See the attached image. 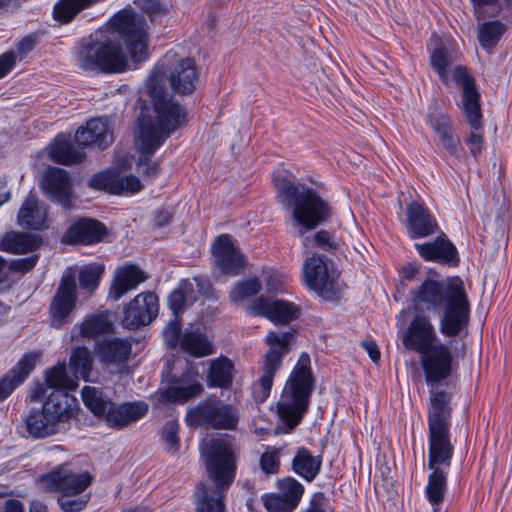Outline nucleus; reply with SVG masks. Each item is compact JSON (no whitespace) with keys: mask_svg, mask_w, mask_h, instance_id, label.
<instances>
[{"mask_svg":"<svg viewBox=\"0 0 512 512\" xmlns=\"http://www.w3.org/2000/svg\"><path fill=\"white\" fill-rule=\"evenodd\" d=\"M203 391L201 376L194 365H187L184 372L174 375L152 395L153 404L160 408L167 404H183Z\"/></svg>","mask_w":512,"mask_h":512,"instance_id":"ddd939ff","label":"nucleus"},{"mask_svg":"<svg viewBox=\"0 0 512 512\" xmlns=\"http://www.w3.org/2000/svg\"><path fill=\"white\" fill-rule=\"evenodd\" d=\"M89 496L84 495H68L62 494L58 499V503L64 512H78L81 511L87 504Z\"/></svg>","mask_w":512,"mask_h":512,"instance_id":"603ef678","label":"nucleus"},{"mask_svg":"<svg viewBox=\"0 0 512 512\" xmlns=\"http://www.w3.org/2000/svg\"><path fill=\"white\" fill-rule=\"evenodd\" d=\"M146 278L144 272L135 265H126L118 268L115 271L110 287L109 298L118 301L129 291L135 290Z\"/></svg>","mask_w":512,"mask_h":512,"instance_id":"bb28decb","label":"nucleus"},{"mask_svg":"<svg viewBox=\"0 0 512 512\" xmlns=\"http://www.w3.org/2000/svg\"><path fill=\"white\" fill-rule=\"evenodd\" d=\"M106 233V227L100 221L83 218L70 226L63 241L71 244H94L100 242Z\"/></svg>","mask_w":512,"mask_h":512,"instance_id":"4be33fe9","label":"nucleus"},{"mask_svg":"<svg viewBox=\"0 0 512 512\" xmlns=\"http://www.w3.org/2000/svg\"><path fill=\"white\" fill-rule=\"evenodd\" d=\"M103 272V264L90 263L82 266L79 270L80 286L88 291H94L98 287Z\"/></svg>","mask_w":512,"mask_h":512,"instance_id":"c03bdc74","label":"nucleus"},{"mask_svg":"<svg viewBox=\"0 0 512 512\" xmlns=\"http://www.w3.org/2000/svg\"><path fill=\"white\" fill-rule=\"evenodd\" d=\"M38 355L25 354L19 362L0 380V401L6 399L34 369Z\"/></svg>","mask_w":512,"mask_h":512,"instance_id":"c756f323","label":"nucleus"},{"mask_svg":"<svg viewBox=\"0 0 512 512\" xmlns=\"http://www.w3.org/2000/svg\"><path fill=\"white\" fill-rule=\"evenodd\" d=\"M283 170L274 173V184L281 202L293 208L295 220L307 229H314L326 221L330 215L328 203L310 188H298L286 179Z\"/></svg>","mask_w":512,"mask_h":512,"instance_id":"423d86ee","label":"nucleus"},{"mask_svg":"<svg viewBox=\"0 0 512 512\" xmlns=\"http://www.w3.org/2000/svg\"><path fill=\"white\" fill-rule=\"evenodd\" d=\"M34 45V39L31 36H27L17 43L16 50L20 54V56H25L33 50Z\"/></svg>","mask_w":512,"mask_h":512,"instance_id":"774afa93","label":"nucleus"},{"mask_svg":"<svg viewBox=\"0 0 512 512\" xmlns=\"http://www.w3.org/2000/svg\"><path fill=\"white\" fill-rule=\"evenodd\" d=\"M239 411L222 401H205L190 408L186 414L189 426H210L220 430H234L239 422Z\"/></svg>","mask_w":512,"mask_h":512,"instance_id":"4468645a","label":"nucleus"},{"mask_svg":"<svg viewBox=\"0 0 512 512\" xmlns=\"http://www.w3.org/2000/svg\"><path fill=\"white\" fill-rule=\"evenodd\" d=\"M200 449L215 489L211 491L203 483L197 487V511L223 512V492L231 485L236 473L232 439L229 436L206 438Z\"/></svg>","mask_w":512,"mask_h":512,"instance_id":"7ed1b4c3","label":"nucleus"},{"mask_svg":"<svg viewBox=\"0 0 512 512\" xmlns=\"http://www.w3.org/2000/svg\"><path fill=\"white\" fill-rule=\"evenodd\" d=\"M451 425L428 426V469H449L454 455Z\"/></svg>","mask_w":512,"mask_h":512,"instance_id":"dca6fc26","label":"nucleus"},{"mask_svg":"<svg viewBox=\"0 0 512 512\" xmlns=\"http://www.w3.org/2000/svg\"><path fill=\"white\" fill-rule=\"evenodd\" d=\"M178 429L179 423L174 419L167 421L162 428L161 437L169 451L175 452L178 449Z\"/></svg>","mask_w":512,"mask_h":512,"instance_id":"3c124183","label":"nucleus"},{"mask_svg":"<svg viewBox=\"0 0 512 512\" xmlns=\"http://www.w3.org/2000/svg\"><path fill=\"white\" fill-rule=\"evenodd\" d=\"M16 63V53L8 51L0 56V79L6 76Z\"/></svg>","mask_w":512,"mask_h":512,"instance_id":"680f3d73","label":"nucleus"},{"mask_svg":"<svg viewBox=\"0 0 512 512\" xmlns=\"http://www.w3.org/2000/svg\"><path fill=\"white\" fill-rule=\"evenodd\" d=\"M427 123L437 134L438 138L452 130L449 117L439 112L437 108H433L429 111Z\"/></svg>","mask_w":512,"mask_h":512,"instance_id":"8fccbe9b","label":"nucleus"},{"mask_svg":"<svg viewBox=\"0 0 512 512\" xmlns=\"http://www.w3.org/2000/svg\"><path fill=\"white\" fill-rule=\"evenodd\" d=\"M211 250L214 268L221 274L237 276L244 271L246 259L231 236L223 234L217 237Z\"/></svg>","mask_w":512,"mask_h":512,"instance_id":"2eb2a0df","label":"nucleus"},{"mask_svg":"<svg viewBox=\"0 0 512 512\" xmlns=\"http://www.w3.org/2000/svg\"><path fill=\"white\" fill-rule=\"evenodd\" d=\"M415 311L403 333L404 346L419 354L425 381L447 380L457 367V356L451 344L442 342L437 330L426 314L438 316V329L442 336L454 338L465 331L470 322L471 304L464 281L458 276L442 277L434 271L411 292Z\"/></svg>","mask_w":512,"mask_h":512,"instance_id":"f257e3e1","label":"nucleus"},{"mask_svg":"<svg viewBox=\"0 0 512 512\" xmlns=\"http://www.w3.org/2000/svg\"><path fill=\"white\" fill-rule=\"evenodd\" d=\"M252 311L264 316L273 323L286 324L297 318L299 310L292 302L273 296L262 295L251 305Z\"/></svg>","mask_w":512,"mask_h":512,"instance_id":"a211bd4d","label":"nucleus"},{"mask_svg":"<svg viewBox=\"0 0 512 512\" xmlns=\"http://www.w3.org/2000/svg\"><path fill=\"white\" fill-rule=\"evenodd\" d=\"M292 340L293 334L291 332L269 331L266 335L269 350L265 354L262 375L252 388L256 402L262 403L269 397L274 376L280 369L282 358L288 353Z\"/></svg>","mask_w":512,"mask_h":512,"instance_id":"9b49d317","label":"nucleus"},{"mask_svg":"<svg viewBox=\"0 0 512 512\" xmlns=\"http://www.w3.org/2000/svg\"><path fill=\"white\" fill-rule=\"evenodd\" d=\"M179 325L176 322H170L164 330V337L166 342L175 346L179 338Z\"/></svg>","mask_w":512,"mask_h":512,"instance_id":"338daca9","label":"nucleus"},{"mask_svg":"<svg viewBox=\"0 0 512 512\" xmlns=\"http://www.w3.org/2000/svg\"><path fill=\"white\" fill-rule=\"evenodd\" d=\"M112 329V322L108 316L100 313L84 319L80 325V334L86 338H95Z\"/></svg>","mask_w":512,"mask_h":512,"instance_id":"37998d69","label":"nucleus"},{"mask_svg":"<svg viewBox=\"0 0 512 512\" xmlns=\"http://www.w3.org/2000/svg\"><path fill=\"white\" fill-rule=\"evenodd\" d=\"M76 302V283L72 274H65L51 303V321L56 328L61 327L72 312Z\"/></svg>","mask_w":512,"mask_h":512,"instance_id":"aec40b11","label":"nucleus"},{"mask_svg":"<svg viewBox=\"0 0 512 512\" xmlns=\"http://www.w3.org/2000/svg\"><path fill=\"white\" fill-rule=\"evenodd\" d=\"M18 224L25 228L43 229L48 227L47 208L38 198L29 193L18 212Z\"/></svg>","mask_w":512,"mask_h":512,"instance_id":"7c9ffc66","label":"nucleus"},{"mask_svg":"<svg viewBox=\"0 0 512 512\" xmlns=\"http://www.w3.org/2000/svg\"><path fill=\"white\" fill-rule=\"evenodd\" d=\"M414 246L419 255L426 261L450 264L457 259L456 247L442 237H438L434 241L416 243Z\"/></svg>","mask_w":512,"mask_h":512,"instance_id":"c85d7f7f","label":"nucleus"},{"mask_svg":"<svg viewBox=\"0 0 512 512\" xmlns=\"http://www.w3.org/2000/svg\"><path fill=\"white\" fill-rule=\"evenodd\" d=\"M314 379L310 357L303 353L290 373L277 404L278 414L292 430L308 409Z\"/></svg>","mask_w":512,"mask_h":512,"instance_id":"39448f33","label":"nucleus"},{"mask_svg":"<svg viewBox=\"0 0 512 512\" xmlns=\"http://www.w3.org/2000/svg\"><path fill=\"white\" fill-rule=\"evenodd\" d=\"M140 6L155 21L168 12L170 5L166 0H140Z\"/></svg>","mask_w":512,"mask_h":512,"instance_id":"6e6d98bb","label":"nucleus"},{"mask_svg":"<svg viewBox=\"0 0 512 512\" xmlns=\"http://www.w3.org/2000/svg\"><path fill=\"white\" fill-rule=\"evenodd\" d=\"M313 241L324 250H333L339 245L338 241L329 232L324 230L316 232Z\"/></svg>","mask_w":512,"mask_h":512,"instance_id":"bf43d9fd","label":"nucleus"},{"mask_svg":"<svg viewBox=\"0 0 512 512\" xmlns=\"http://www.w3.org/2000/svg\"><path fill=\"white\" fill-rule=\"evenodd\" d=\"M459 53L453 43H444L435 37V47L431 54V65L443 82H448L450 67L458 59Z\"/></svg>","mask_w":512,"mask_h":512,"instance_id":"473e14b6","label":"nucleus"},{"mask_svg":"<svg viewBox=\"0 0 512 512\" xmlns=\"http://www.w3.org/2000/svg\"><path fill=\"white\" fill-rule=\"evenodd\" d=\"M41 244V239L28 233L11 232L7 233L0 241V250L22 254L37 249Z\"/></svg>","mask_w":512,"mask_h":512,"instance_id":"e433bc0d","label":"nucleus"},{"mask_svg":"<svg viewBox=\"0 0 512 512\" xmlns=\"http://www.w3.org/2000/svg\"><path fill=\"white\" fill-rule=\"evenodd\" d=\"M181 348L195 357H203L213 353V347L200 332L187 330L180 341Z\"/></svg>","mask_w":512,"mask_h":512,"instance_id":"ea45409f","label":"nucleus"},{"mask_svg":"<svg viewBox=\"0 0 512 512\" xmlns=\"http://www.w3.org/2000/svg\"><path fill=\"white\" fill-rule=\"evenodd\" d=\"M78 400L63 391L50 392L41 408H32L25 418L29 436L43 439L60 432L75 417Z\"/></svg>","mask_w":512,"mask_h":512,"instance_id":"20e7f679","label":"nucleus"},{"mask_svg":"<svg viewBox=\"0 0 512 512\" xmlns=\"http://www.w3.org/2000/svg\"><path fill=\"white\" fill-rule=\"evenodd\" d=\"M280 494L297 507L304 493V486L293 477H286L278 481Z\"/></svg>","mask_w":512,"mask_h":512,"instance_id":"49530a36","label":"nucleus"},{"mask_svg":"<svg viewBox=\"0 0 512 512\" xmlns=\"http://www.w3.org/2000/svg\"><path fill=\"white\" fill-rule=\"evenodd\" d=\"M41 186L53 200L66 208L70 207L71 181L64 169L48 168L43 176Z\"/></svg>","mask_w":512,"mask_h":512,"instance_id":"b1692460","label":"nucleus"},{"mask_svg":"<svg viewBox=\"0 0 512 512\" xmlns=\"http://www.w3.org/2000/svg\"><path fill=\"white\" fill-rule=\"evenodd\" d=\"M166 82L175 94H192L199 82V71L194 59L169 50L148 76L146 88L153 99V109L151 113L142 112L137 121L134 141L141 155L138 166L187 122L185 108L169 97Z\"/></svg>","mask_w":512,"mask_h":512,"instance_id":"f03ea898","label":"nucleus"},{"mask_svg":"<svg viewBox=\"0 0 512 512\" xmlns=\"http://www.w3.org/2000/svg\"><path fill=\"white\" fill-rule=\"evenodd\" d=\"M407 228L412 239L424 238L435 233L437 222L426 206L412 202L407 211Z\"/></svg>","mask_w":512,"mask_h":512,"instance_id":"393cba45","label":"nucleus"},{"mask_svg":"<svg viewBox=\"0 0 512 512\" xmlns=\"http://www.w3.org/2000/svg\"><path fill=\"white\" fill-rule=\"evenodd\" d=\"M471 2L475 9V17L478 20L485 19L488 16L484 14L486 7L497 8V12L499 13L502 9L512 6V0H471Z\"/></svg>","mask_w":512,"mask_h":512,"instance_id":"5fc2aeb1","label":"nucleus"},{"mask_svg":"<svg viewBox=\"0 0 512 512\" xmlns=\"http://www.w3.org/2000/svg\"><path fill=\"white\" fill-rule=\"evenodd\" d=\"M301 512H330V508L323 494H315L312 496L308 508Z\"/></svg>","mask_w":512,"mask_h":512,"instance_id":"e2e57ef3","label":"nucleus"},{"mask_svg":"<svg viewBox=\"0 0 512 512\" xmlns=\"http://www.w3.org/2000/svg\"><path fill=\"white\" fill-rule=\"evenodd\" d=\"M452 79L462 87L463 96L459 105L466 121L474 130L466 139L473 156H477L482 151L483 136L480 132L482 128V113L480 106V94L475 88L474 80L462 66H457L451 71Z\"/></svg>","mask_w":512,"mask_h":512,"instance_id":"9d476101","label":"nucleus"},{"mask_svg":"<svg viewBox=\"0 0 512 512\" xmlns=\"http://www.w3.org/2000/svg\"><path fill=\"white\" fill-rule=\"evenodd\" d=\"M117 184L121 188L117 194H134L142 189L141 181L134 175L121 176L117 174Z\"/></svg>","mask_w":512,"mask_h":512,"instance_id":"13d9d810","label":"nucleus"},{"mask_svg":"<svg viewBox=\"0 0 512 512\" xmlns=\"http://www.w3.org/2000/svg\"><path fill=\"white\" fill-rule=\"evenodd\" d=\"M191 282L194 284V288H197L198 293L206 297L213 296L214 291L209 280L202 277H195Z\"/></svg>","mask_w":512,"mask_h":512,"instance_id":"69168bd1","label":"nucleus"},{"mask_svg":"<svg viewBox=\"0 0 512 512\" xmlns=\"http://www.w3.org/2000/svg\"><path fill=\"white\" fill-rule=\"evenodd\" d=\"M89 185L92 188L105 190L110 193H118L120 186L117 184V173L112 170L103 171L96 175H94L90 181Z\"/></svg>","mask_w":512,"mask_h":512,"instance_id":"de8ad7c7","label":"nucleus"},{"mask_svg":"<svg viewBox=\"0 0 512 512\" xmlns=\"http://www.w3.org/2000/svg\"><path fill=\"white\" fill-rule=\"evenodd\" d=\"M132 346L127 339L103 340L95 345V352L103 364H120L131 354Z\"/></svg>","mask_w":512,"mask_h":512,"instance_id":"2f4dec72","label":"nucleus"},{"mask_svg":"<svg viewBox=\"0 0 512 512\" xmlns=\"http://www.w3.org/2000/svg\"><path fill=\"white\" fill-rule=\"evenodd\" d=\"M196 290L191 280H182L179 286L170 294L168 303L175 315L196 301Z\"/></svg>","mask_w":512,"mask_h":512,"instance_id":"4c0bfd02","label":"nucleus"},{"mask_svg":"<svg viewBox=\"0 0 512 512\" xmlns=\"http://www.w3.org/2000/svg\"><path fill=\"white\" fill-rule=\"evenodd\" d=\"M158 311L159 301L155 293H139L124 307L123 326L136 329L148 325L157 317Z\"/></svg>","mask_w":512,"mask_h":512,"instance_id":"f3484780","label":"nucleus"},{"mask_svg":"<svg viewBox=\"0 0 512 512\" xmlns=\"http://www.w3.org/2000/svg\"><path fill=\"white\" fill-rule=\"evenodd\" d=\"M264 280L267 293L272 294L285 291L286 277L280 272L270 271L266 273Z\"/></svg>","mask_w":512,"mask_h":512,"instance_id":"4d7b16f0","label":"nucleus"},{"mask_svg":"<svg viewBox=\"0 0 512 512\" xmlns=\"http://www.w3.org/2000/svg\"><path fill=\"white\" fill-rule=\"evenodd\" d=\"M114 140L113 131L107 119L96 118L77 129L75 141L85 148L94 145L101 150L106 149Z\"/></svg>","mask_w":512,"mask_h":512,"instance_id":"412c9836","label":"nucleus"},{"mask_svg":"<svg viewBox=\"0 0 512 512\" xmlns=\"http://www.w3.org/2000/svg\"><path fill=\"white\" fill-rule=\"evenodd\" d=\"M47 151L52 161L63 165L79 163L85 157L83 148H75L70 139L63 134L55 138Z\"/></svg>","mask_w":512,"mask_h":512,"instance_id":"72a5a7b5","label":"nucleus"},{"mask_svg":"<svg viewBox=\"0 0 512 512\" xmlns=\"http://www.w3.org/2000/svg\"><path fill=\"white\" fill-rule=\"evenodd\" d=\"M424 494L432 512H446L444 501L448 489L447 476L449 469H429Z\"/></svg>","mask_w":512,"mask_h":512,"instance_id":"cd10ccee","label":"nucleus"},{"mask_svg":"<svg viewBox=\"0 0 512 512\" xmlns=\"http://www.w3.org/2000/svg\"><path fill=\"white\" fill-rule=\"evenodd\" d=\"M91 481L92 477L88 472L72 473L66 467H61L42 478L48 489L68 495L81 494Z\"/></svg>","mask_w":512,"mask_h":512,"instance_id":"6ab92c4d","label":"nucleus"},{"mask_svg":"<svg viewBox=\"0 0 512 512\" xmlns=\"http://www.w3.org/2000/svg\"><path fill=\"white\" fill-rule=\"evenodd\" d=\"M37 262V256H31L23 259L15 260L12 263V268L16 271L25 273L31 270Z\"/></svg>","mask_w":512,"mask_h":512,"instance_id":"0e129e2a","label":"nucleus"},{"mask_svg":"<svg viewBox=\"0 0 512 512\" xmlns=\"http://www.w3.org/2000/svg\"><path fill=\"white\" fill-rule=\"evenodd\" d=\"M264 506L269 512H292L296 507L291 506L281 494H268L263 497Z\"/></svg>","mask_w":512,"mask_h":512,"instance_id":"864d4df0","label":"nucleus"},{"mask_svg":"<svg viewBox=\"0 0 512 512\" xmlns=\"http://www.w3.org/2000/svg\"><path fill=\"white\" fill-rule=\"evenodd\" d=\"M234 364L227 357H218L209 362L207 384L209 387L227 389L232 385Z\"/></svg>","mask_w":512,"mask_h":512,"instance_id":"f704fd0d","label":"nucleus"},{"mask_svg":"<svg viewBox=\"0 0 512 512\" xmlns=\"http://www.w3.org/2000/svg\"><path fill=\"white\" fill-rule=\"evenodd\" d=\"M322 465L320 456H313L306 448H300L292 459V470L304 480L311 482L319 474Z\"/></svg>","mask_w":512,"mask_h":512,"instance_id":"c9c22d12","label":"nucleus"},{"mask_svg":"<svg viewBox=\"0 0 512 512\" xmlns=\"http://www.w3.org/2000/svg\"><path fill=\"white\" fill-rule=\"evenodd\" d=\"M106 30L121 35L134 63L144 61L147 56L149 34L144 17L132 9H123L107 23Z\"/></svg>","mask_w":512,"mask_h":512,"instance_id":"6e6552de","label":"nucleus"},{"mask_svg":"<svg viewBox=\"0 0 512 512\" xmlns=\"http://www.w3.org/2000/svg\"><path fill=\"white\" fill-rule=\"evenodd\" d=\"M439 140L443 147L451 155L458 156L461 150L459 139L453 135L452 130L439 137Z\"/></svg>","mask_w":512,"mask_h":512,"instance_id":"052dcab7","label":"nucleus"},{"mask_svg":"<svg viewBox=\"0 0 512 512\" xmlns=\"http://www.w3.org/2000/svg\"><path fill=\"white\" fill-rule=\"evenodd\" d=\"M84 405L98 417H102L108 426L122 429L128 424L144 417L148 405L143 401L127 402L114 405L110 396L103 389L85 386L81 392Z\"/></svg>","mask_w":512,"mask_h":512,"instance_id":"0eeeda50","label":"nucleus"},{"mask_svg":"<svg viewBox=\"0 0 512 512\" xmlns=\"http://www.w3.org/2000/svg\"><path fill=\"white\" fill-rule=\"evenodd\" d=\"M281 448L268 446L260 458L261 469L267 474L277 473L280 466Z\"/></svg>","mask_w":512,"mask_h":512,"instance_id":"09e8293b","label":"nucleus"},{"mask_svg":"<svg viewBox=\"0 0 512 512\" xmlns=\"http://www.w3.org/2000/svg\"><path fill=\"white\" fill-rule=\"evenodd\" d=\"M76 386V383L67 375L65 364H59L46 372L43 383H37L34 386L30 398L32 401H40L44 397H48L49 390L68 393L67 390H74Z\"/></svg>","mask_w":512,"mask_h":512,"instance_id":"5701e85b","label":"nucleus"},{"mask_svg":"<svg viewBox=\"0 0 512 512\" xmlns=\"http://www.w3.org/2000/svg\"><path fill=\"white\" fill-rule=\"evenodd\" d=\"M70 367L75 376H79L85 381L90 380L92 371L93 355L86 347L76 348L70 357Z\"/></svg>","mask_w":512,"mask_h":512,"instance_id":"79ce46f5","label":"nucleus"},{"mask_svg":"<svg viewBox=\"0 0 512 512\" xmlns=\"http://www.w3.org/2000/svg\"><path fill=\"white\" fill-rule=\"evenodd\" d=\"M76 58L78 65L87 71L122 73L130 68L126 56L110 36L83 46Z\"/></svg>","mask_w":512,"mask_h":512,"instance_id":"1a4fd4ad","label":"nucleus"},{"mask_svg":"<svg viewBox=\"0 0 512 512\" xmlns=\"http://www.w3.org/2000/svg\"><path fill=\"white\" fill-rule=\"evenodd\" d=\"M95 2L96 0H59L53 8V16L61 23H69L80 11Z\"/></svg>","mask_w":512,"mask_h":512,"instance_id":"a19ab883","label":"nucleus"},{"mask_svg":"<svg viewBox=\"0 0 512 512\" xmlns=\"http://www.w3.org/2000/svg\"><path fill=\"white\" fill-rule=\"evenodd\" d=\"M442 381L429 383L430 404L427 415L428 426L451 425V406L450 396L443 390H439L437 385Z\"/></svg>","mask_w":512,"mask_h":512,"instance_id":"a878e982","label":"nucleus"},{"mask_svg":"<svg viewBox=\"0 0 512 512\" xmlns=\"http://www.w3.org/2000/svg\"><path fill=\"white\" fill-rule=\"evenodd\" d=\"M507 24L500 20L485 21L478 27V41L482 48L490 50L501 40Z\"/></svg>","mask_w":512,"mask_h":512,"instance_id":"58836bf2","label":"nucleus"},{"mask_svg":"<svg viewBox=\"0 0 512 512\" xmlns=\"http://www.w3.org/2000/svg\"><path fill=\"white\" fill-rule=\"evenodd\" d=\"M303 277L307 287L325 300H336L343 288L338 270L330 261L317 254L305 260Z\"/></svg>","mask_w":512,"mask_h":512,"instance_id":"f8f14e48","label":"nucleus"},{"mask_svg":"<svg viewBox=\"0 0 512 512\" xmlns=\"http://www.w3.org/2000/svg\"><path fill=\"white\" fill-rule=\"evenodd\" d=\"M261 289V283L257 278H251L237 282L229 293L232 302L238 303L257 294Z\"/></svg>","mask_w":512,"mask_h":512,"instance_id":"a18cd8bd","label":"nucleus"}]
</instances>
